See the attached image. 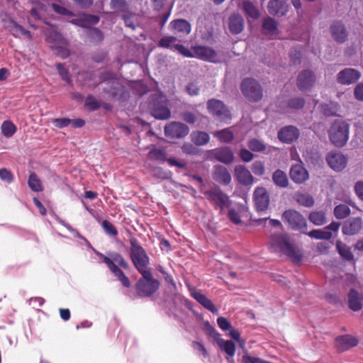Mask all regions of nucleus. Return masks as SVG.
I'll list each match as a JSON object with an SVG mask.
<instances>
[{"mask_svg": "<svg viewBox=\"0 0 363 363\" xmlns=\"http://www.w3.org/2000/svg\"><path fill=\"white\" fill-rule=\"evenodd\" d=\"M326 162L333 170L340 172L346 167L347 159L338 151H331L326 156Z\"/></svg>", "mask_w": 363, "mask_h": 363, "instance_id": "obj_11", "label": "nucleus"}, {"mask_svg": "<svg viewBox=\"0 0 363 363\" xmlns=\"http://www.w3.org/2000/svg\"><path fill=\"white\" fill-rule=\"evenodd\" d=\"M121 17L127 27L131 28L133 30L135 28V24L133 21V18L136 17V14L135 13L132 12L129 14L121 15Z\"/></svg>", "mask_w": 363, "mask_h": 363, "instance_id": "obj_55", "label": "nucleus"}, {"mask_svg": "<svg viewBox=\"0 0 363 363\" xmlns=\"http://www.w3.org/2000/svg\"><path fill=\"white\" fill-rule=\"evenodd\" d=\"M357 344V339L350 335H340L335 338V347L340 352L348 350Z\"/></svg>", "mask_w": 363, "mask_h": 363, "instance_id": "obj_20", "label": "nucleus"}, {"mask_svg": "<svg viewBox=\"0 0 363 363\" xmlns=\"http://www.w3.org/2000/svg\"><path fill=\"white\" fill-rule=\"evenodd\" d=\"M330 33L333 39L337 43H344L347 38L346 28L340 21H335L331 25Z\"/></svg>", "mask_w": 363, "mask_h": 363, "instance_id": "obj_24", "label": "nucleus"}, {"mask_svg": "<svg viewBox=\"0 0 363 363\" xmlns=\"http://www.w3.org/2000/svg\"><path fill=\"white\" fill-rule=\"evenodd\" d=\"M191 141L196 145L201 146L209 142L210 137L208 134L203 131H193L191 135Z\"/></svg>", "mask_w": 363, "mask_h": 363, "instance_id": "obj_33", "label": "nucleus"}, {"mask_svg": "<svg viewBox=\"0 0 363 363\" xmlns=\"http://www.w3.org/2000/svg\"><path fill=\"white\" fill-rule=\"evenodd\" d=\"M53 125L58 128H63L71 124V119L68 118H58L52 119Z\"/></svg>", "mask_w": 363, "mask_h": 363, "instance_id": "obj_52", "label": "nucleus"}, {"mask_svg": "<svg viewBox=\"0 0 363 363\" xmlns=\"http://www.w3.org/2000/svg\"><path fill=\"white\" fill-rule=\"evenodd\" d=\"M1 129L2 134L6 138H11L17 130L16 126L11 121H4Z\"/></svg>", "mask_w": 363, "mask_h": 363, "instance_id": "obj_42", "label": "nucleus"}, {"mask_svg": "<svg viewBox=\"0 0 363 363\" xmlns=\"http://www.w3.org/2000/svg\"><path fill=\"white\" fill-rule=\"evenodd\" d=\"M336 247L342 257L346 260H352L353 259V255L350 248L345 244L338 240L336 242Z\"/></svg>", "mask_w": 363, "mask_h": 363, "instance_id": "obj_41", "label": "nucleus"}, {"mask_svg": "<svg viewBox=\"0 0 363 363\" xmlns=\"http://www.w3.org/2000/svg\"><path fill=\"white\" fill-rule=\"evenodd\" d=\"M51 6L54 11L57 13L68 16H74V13L72 11H70L64 6H60L57 4H52Z\"/></svg>", "mask_w": 363, "mask_h": 363, "instance_id": "obj_56", "label": "nucleus"}, {"mask_svg": "<svg viewBox=\"0 0 363 363\" xmlns=\"http://www.w3.org/2000/svg\"><path fill=\"white\" fill-rule=\"evenodd\" d=\"M176 41L174 37H165L160 39V47L171 48L178 51L180 54L187 57H193V47L191 50L187 49L182 45L172 44Z\"/></svg>", "mask_w": 363, "mask_h": 363, "instance_id": "obj_17", "label": "nucleus"}, {"mask_svg": "<svg viewBox=\"0 0 363 363\" xmlns=\"http://www.w3.org/2000/svg\"><path fill=\"white\" fill-rule=\"evenodd\" d=\"M47 40L54 43H66V40L62 38V35L57 31H52L47 35Z\"/></svg>", "mask_w": 363, "mask_h": 363, "instance_id": "obj_50", "label": "nucleus"}, {"mask_svg": "<svg viewBox=\"0 0 363 363\" xmlns=\"http://www.w3.org/2000/svg\"><path fill=\"white\" fill-rule=\"evenodd\" d=\"M241 91L245 97L253 101H257L262 97V87L253 79H245L241 84Z\"/></svg>", "mask_w": 363, "mask_h": 363, "instance_id": "obj_6", "label": "nucleus"}, {"mask_svg": "<svg viewBox=\"0 0 363 363\" xmlns=\"http://www.w3.org/2000/svg\"><path fill=\"white\" fill-rule=\"evenodd\" d=\"M362 220L360 218H353L346 220L342 226L343 234L354 235L357 234L362 228Z\"/></svg>", "mask_w": 363, "mask_h": 363, "instance_id": "obj_22", "label": "nucleus"}, {"mask_svg": "<svg viewBox=\"0 0 363 363\" xmlns=\"http://www.w3.org/2000/svg\"><path fill=\"white\" fill-rule=\"evenodd\" d=\"M213 135L220 142L225 143L231 142L234 138L233 133L230 128H225L219 131H216L213 133Z\"/></svg>", "mask_w": 363, "mask_h": 363, "instance_id": "obj_40", "label": "nucleus"}, {"mask_svg": "<svg viewBox=\"0 0 363 363\" xmlns=\"http://www.w3.org/2000/svg\"><path fill=\"white\" fill-rule=\"evenodd\" d=\"M53 50H55V54L61 57L62 59L68 57L70 54L69 50L67 48L62 46H56L55 48H53Z\"/></svg>", "mask_w": 363, "mask_h": 363, "instance_id": "obj_64", "label": "nucleus"}, {"mask_svg": "<svg viewBox=\"0 0 363 363\" xmlns=\"http://www.w3.org/2000/svg\"><path fill=\"white\" fill-rule=\"evenodd\" d=\"M309 220L315 225H322L325 221V215L323 211H313L309 215Z\"/></svg>", "mask_w": 363, "mask_h": 363, "instance_id": "obj_43", "label": "nucleus"}, {"mask_svg": "<svg viewBox=\"0 0 363 363\" xmlns=\"http://www.w3.org/2000/svg\"><path fill=\"white\" fill-rule=\"evenodd\" d=\"M102 262L106 264L109 270L113 275L121 281V284L126 288L130 286V281L128 277L124 272L120 269L116 264L125 269L129 268L128 262L123 257V256L118 252H113L110 254V257H107L101 253L99 254Z\"/></svg>", "mask_w": 363, "mask_h": 363, "instance_id": "obj_1", "label": "nucleus"}, {"mask_svg": "<svg viewBox=\"0 0 363 363\" xmlns=\"http://www.w3.org/2000/svg\"><path fill=\"white\" fill-rule=\"evenodd\" d=\"M303 157L307 163L311 164H316L320 160V157L316 152L306 151L303 152Z\"/></svg>", "mask_w": 363, "mask_h": 363, "instance_id": "obj_47", "label": "nucleus"}, {"mask_svg": "<svg viewBox=\"0 0 363 363\" xmlns=\"http://www.w3.org/2000/svg\"><path fill=\"white\" fill-rule=\"evenodd\" d=\"M193 57L205 61L215 62L216 59V52L209 47L201 45L194 46Z\"/></svg>", "mask_w": 363, "mask_h": 363, "instance_id": "obj_19", "label": "nucleus"}, {"mask_svg": "<svg viewBox=\"0 0 363 363\" xmlns=\"http://www.w3.org/2000/svg\"><path fill=\"white\" fill-rule=\"evenodd\" d=\"M111 7L116 13H121L122 15L132 13V11H130L128 4L125 0H111Z\"/></svg>", "mask_w": 363, "mask_h": 363, "instance_id": "obj_35", "label": "nucleus"}, {"mask_svg": "<svg viewBox=\"0 0 363 363\" xmlns=\"http://www.w3.org/2000/svg\"><path fill=\"white\" fill-rule=\"evenodd\" d=\"M282 218L287 222L289 226L294 229L303 233L307 229L306 220L303 216L296 211L288 210L284 212Z\"/></svg>", "mask_w": 363, "mask_h": 363, "instance_id": "obj_7", "label": "nucleus"}, {"mask_svg": "<svg viewBox=\"0 0 363 363\" xmlns=\"http://www.w3.org/2000/svg\"><path fill=\"white\" fill-rule=\"evenodd\" d=\"M303 105L304 100L299 97L291 99L288 103V106L294 109L301 108L303 106Z\"/></svg>", "mask_w": 363, "mask_h": 363, "instance_id": "obj_61", "label": "nucleus"}, {"mask_svg": "<svg viewBox=\"0 0 363 363\" xmlns=\"http://www.w3.org/2000/svg\"><path fill=\"white\" fill-rule=\"evenodd\" d=\"M244 28V19L238 13H234L229 18V29L234 34H238Z\"/></svg>", "mask_w": 363, "mask_h": 363, "instance_id": "obj_29", "label": "nucleus"}, {"mask_svg": "<svg viewBox=\"0 0 363 363\" xmlns=\"http://www.w3.org/2000/svg\"><path fill=\"white\" fill-rule=\"evenodd\" d=\"M85 106L91 111H96L100 108L101 104L93 96L89 95L85 100Z\"/></svg>", "mask_w": 363, "mask_h": 363, "instance_id": "obj_46", "label": "nucleus"}, {"mask_svg": "<svg viewBox=\"0 0 363 363\" xmlns=\"http://www.w3.org/2000/svg\"><path fill=\"white\" fill-rule=\"evenodd\" d=\"M235 177L237 180L245 186L252 185L254 183V177L248 169L244 165L235 167Z\"/></svg>", "mask_w": 363, "mask_h": 363, "instance_id": "obj_21", "label": "nucleus"}, {"mask_svg": "<svg viewBox=\"0 0 363 363\" xmlns=\"http://www.w3.org/2000/svg\"><path fill=\"white\" fill-rule=\"evenodd\" d=\"M214 178L216 181L224 184L231 182V176L226 167L221 165L215 167Z\"/></svg>", "mask_w": 363, "mask_h": 363, "instance_id": "obj_30", "label": "nucleus"}, {"mask_svg": "<svg viewBox=\"0 0 363 363\" xmlns=\"http://www.w3.org/2000/svg\"><path fill=\"white\" fill-rule=\"evenodd\" d=\"M176 41L174 37H165L160 39V47L171 48L178 51L180 54L187 57H193V47L191 50L187 49L182 45L172 44Z\"/></svg>", "mask_w": 363, "mask_h": 363, "instance_id": "obj_18", "label": "nucleus"}, {"mask_svg": "<svg viewBox=\"0 0 363 363\" xmlns=\"http://www.w3.org/2000/svg\"><path fill=\"white\" fill-rule=\"evenodd\" d=\"M216 342L220 349L228 354V357H226L228 362L235 363V361L233 359L236 350L235 343L231 340H226L222 337L219 338Z\"/></svg>", "mask_w": 363, "mask_h": 363, "instance_id": "obj_25", "label": "nucleus"}, {"mask_svg": "<svg viewBox=\"0 0 363 363\" xmlns=\"http://www.w3.org/2000/svg\"><path fill=\"white\" fill-rule=\"evenodd\" d=\"M299 136V130L294 126H286L281 128L279 133V139L286 143H290L296 140Z\"/></svg>", "mask_w": 363, "mask_h": 363, "instance_id": "obj_23", "label": "nucleus"}, {"mask_svg": "<svg viewBox=\"0 0 363 363\" xmlns=\"http://www.w3.org/2000/svg\"><path fill=\"white\" fill-rule=\"evenodd\" d=\"M218 327L223 331L230 330L233 327L229 320L224 317H219L217 319Z\"/></svg>", "mask_w": 363, "mask_h": 363, "instance_id": "obj_57", "label": "nucleus"}, {"mask_svg": "<svg viewBox=\"0 0 363 363\" xmlns=\"http://www.w3.org/2000/svg\"><path fill=\"white\" fill-rule=\"evenodd\" d=\"M199 86L195 82L189 83L186 86V91L190 96H196L199 93Z\"/></svg>", "mask_w": 363, "mask_h": 363, "instance_id": "obj_62", "label": "nucleus"}, {"mask_svg": "<svg viewBox=\"0 0 363 363\" xmlns=\"http://www.w3.org/2000/svg\"><path fill=\"white\" fill-rule=\"evenodd\" d=\"M242 9L246 15L250 18L257 19L259 17V10L252 2L244 1L242 2Z\"/></svg>", "mask_w": 363, "mask_h": 363, "instance_id": "obj_38", "label": "nucleus"}, {"mask_svg": "<svg viewBox=\"0 0 363 363\" xmlns=\"http://www.w3.org/2000/svg\"><path fill=\"white\" fill-rule=\"evenodd\" d=\"M102 227L106 234L111 236H117L118 230L115 226L109 221L105 220L102 222Z\"/></svg>", "mask_w": 363, "mask_h": 363, "instance_id": "obj_49", "label": "nucleus"}, {"mask_svg": "<svg viewBox=\"0 0 363 363\" xmlns=\"http://www.w3.org/2000/svg\"><path fill=\"white\" fill-rule=\"evenodd\" d=\"M252 171L255 175H263L265 172L264 162L259 160L255 161L252 164Z\"/></svg>", "mask_w": 363, "mask_h": 363, "instance_id": "obj_48", "label": "nucleus"}, {"mask_svg": "<svg viewBox=\"0 0 363 363\" xmlns=\"http://www.w3.org/2000/svg\"><path fill=\"white\" fill-rule=\"evenodd\" d=\"M164 129L165 136L172 139L183 138L189 133V128L186 125L177 121L167 123Z\"/></svg>", "mask_w": 363, "mask_h": 363, "instance_id": "obj_9", "label": "nucleus"}, {"mask_svg": "<svg viewBox=\"0 0 363 363\" xmlns=\"http://www.w3.org/2000/svg\"><path fill=\"white\" fill-rule=\"evenodd\" d=\"M247 145L248 147L253 152H262L266 149L265 144L255 138L250 140Z\"/></svg>", "mask_w": 363, "mask_h": 363, "instance_id": "obj_45", "label": "nucleus"}, {"mask_svg": "<svg viewBox=\"0 0 363 363\" xmlns=\"http://www.w3.org/2000/svg\"><path fill=\"white\" fill-rule=\"evenodd\" d=\"M229 336L238 341L240 344V346L242 348L245 347V341L240 338V333L238 330L233 329V328L230 330Z\"/></svg>", "mask_w": 363, "mask_h": 363, "instance_id": "obj_60", "label": "nucleus"}, {"mask_svg": "<svg viewBox=\"0 0 363 363\" xmlns=\"http://www.w3.org/2000/svg\"><path fill=\"white\" fill-rule=\"evenodd\" d=\"M272 244L281 252L289 257L294 262H299L302 255L294 243L286 235H274L272 237Z\"/></svg>", "mask_w": 363, "mask_h": 363, "instance_id": "obj_3", "label": "nucleus"}, {"mask_svg": "<svg viewBox=\"0 0 363 363\" xmlns=\"http://www.w3.org/2000/svg\"><path fill=\"white\" fill-rule=\"evenodd\" d=\"M340 223L339 222H332L330 225L323 229L313 230L308 235L315 239L318 240H330L333 234L330 231L337 232Z\"/></svg>", "mask_w": 363, "mask_h": 363, "instance_id": "obj_13", "label": "nucleus"}, {"mask_svg": "<svg viewBox=\"0 0 363 363\" xmlns=\"http://www.w3.org/2000/svg\"><path fill=\"white\" fill-rule=\"evenodd\" d=\"M337 111V104L331 103L323 106V111L326 116H334Z\"/></svg>", "mask_w": 363, "mask_h": 363, "instance_id": "obj_54", "label": "nucleus"}, {"mask_svg": "<svg viewBox=\"0 0 363 363\" xmlns=\"http://www.w3.org/2000/svg\"><path fill=\"white\" fill-rule=\"evenodd\" d=\"M130 258L137 270L140 274L150 271L147 269L149 257L138 240L135 238H132L130 240Z\"/></svg>", "mask_w": 363, "mask_h": 363, "instance_id": "obj_4", "label": "nucleus"}, {"mask_svg": "<svg viewBox=\"0 0 363 363\" xmlns=\"http://www.w3.org/2000/svg\"><path fill=\"white\" fill-rule=\"evenodd\" d=\"M350 125L342 120H335L328 130L330 141L336 147H343L349 139Z\"/></svg>", "mask_w": 363, "mask_h": 363, "instance_id": "obj_2", "label": "nucleus"}, {"mask_svg": "<svg viewBox=\"0 0 363 363\" xmlns=\"http://www.w3.org/2000/svg\"><path fill=\"white\" fill-rule=\"evenodd\" d=\"M253 199L258 211H265L269 204V195L264 187H257L253 194Z\"/></svg>", "mask_w": 363, "mask_h": 363, "instance_id": "obj_14", "label": "nucleus"}, {"mask_svg": "<svg viewBox=\"0 0 363 363\" xmlns=\"http://www.w3.org/2000/svg\"><path fill=\"white\" fill-rule=\"evenodd\" d=\"M191 295L201 305H202L205 308H206L211 313H218V309L216 308L213 302L209 298H208L205 295L202 294L201 292L194 291L191 292Z\"/></svg>", "mask_w": 363, "mask_h": 363, "instance_id": "obj_28", "label": "nucleus"}, {"mask_svg": "<svg viewBox=\"0 0 363 363\" xmlns=\"http://www.w3.org/2000/svg\"><path fill=\"white\" fill-rule=\"evenodd\" d=\"M204 194L215 207L220 208L221 211L228 207L231 203L227 194L223 193L218 187H214L211 190L206 191Z\"/></svg>", "mask_w": 363, "mask_h": 363, "instance_id": "obj_8", "label": "nucleus"}, {"mask_svg": "<svg viewBox=\"0 0 363 363\" xmlns=\"http://www.w3.org/2000/svg\"><path fill=\"white\" fill-rule=\"evenodd\" d=\"M28 184L30 189L35 192H40L43 190L40 179L35 172H32L29 175Z\"/></svg>", "mask_w": 363, "mask_h": 363, "instance_id": "obj_39", "label": "nucleus"}, {"mask_svg": "<svg viewBox=\"0 0 363 363\" xmlns=\"http://www.w3.org/2000/svg\"><path fill=\"white\" fill-rule=\"evenodd\" d=\"M350 213V208L346 204H340L334 208V215L338 219H342Z\"/></svg>", "mask_w": 363, "mask_h": 363, "instance_id": "obj_44", "label": "nucleus"}, {"mask_svg": "<svg viewBox=\"0 0 363 363\" xmlns=\"http://www.w3.org/2000/svg\"><path fill=\"white\" fill-rule=\"evenodd\" d=\"M315 79V75L311 70L304 69L298 74L296 84L300 90H308L313 86Z\"/></svg>", "mask_w": 363, "mask_h": 363, "instance_id": "obj_12", "label": "nucleus"}, {"mask_svg": "<svg viewBox=\"0 0 363 363\" xmlns=\"http://www.w3.org/2000/svg\"><path fill=\"white\" fill-rule=\"evenodd\" d=\"M171 25L175 30L186 35L190 33L191 30L190 23L184 19H177L173 21L171 23Z\"/></svg>", "mask_w": 363, "mask_h": 363, "instance_id": "obj_37", "label": "nucleus"}, {"mask_svg": "<svg viewBox=\"0 0 363 363\" xmlns=\"http://www.w3.org/2000/svg\"><path fill=\"white\" fill-rule=\"evenodd\" d=\"M182 150L183 152L187 155H198L199 153V150L192 144L189 143H184L183 145L182 146Z\"/></svg>", "mask_w": 363, "mask_h": 363, "instance_id": "obj_59", "label": "nucleus"}, {"mask_svg": "<svg viewBox=\"0 0 363 363\" xmlns=\"http://www.w3.org/2000/svg\"><path fill=\"white\" fill-rule=\"evenodd\" d=\"M262 30L266 35L273 37L278 34V23L277 21L272 17H266L262 21Z\"/></svg>", "mask_w": 363, "mask_h": 363, "instance_id": "obj_27", "label": "nucleus"}, {"mask_svg": "<svg viewBox=\"0 0 363 363\" xmlns=\"http://www.w3.org/2000/svg\"><path fill=\"white\" fill-rule=\"evenodd\" d=\"M361 77L360 72L353 68H345L337 76V82L341 84L349 85L355 83Z\"/></svg>", "mask_w": 363, "mask_h": 363, "instance_id": "obj_15", "label": "nucleus"}, {"mask_svg": "<svg viewBox=\"0 0 363 363\" xmlns=\"http://www.w3.org/2000/svg\"><path fill=\"white\" fill-rule=\"evenodd\" d=\"M217 160L225 164H230L234 160V155L229 147L217 149Z\"/></svg>", "mask_w": 363, "mask_h": 363, "instance_id": "obj_32", "label": "nucleus"}, {"mask_svg": "<svg viewBox=\"0 0 363 363\" xmlns=\"http://www.w3.org/2000/svg\"><path fill=\"white\" fill-rule=\"evenodd\" d=\"M239 156L242 159V161L245 162H249L253 159V154L245 148H242L240 150Z\"/></svg>", "mask_w": 363, "mask_h": 363, "instance_id": "obj_63", "label": "nucleus"}, {"mask_svg": "<svg viewBox=\"0 0 363 363\" xmlns=\"http://www.w3.org/2000/svg\"><path fill=\"white\" fill-rule=\"evenodd\" d=\"M141 274L143 277L135 284L137 293L141 297L150 296L157 289L158 281L152 278L150 271Z\"/></svg>", "mask_w": 363, "mask_h": 363, "instance_id": "obj_5", "label": "nucleus"}, {"mask_svg": "<svg viewBox=\"0 0 363 363\" xmlns=\"http://www.w3.org/2000/svg\"><path fill=\"white\" fill-rule=\"evenodd\" d=\"M290 176L291 179L297 184L303 183L309 177L308 171L300 164H295L291 167Z\"/></svg>", "mask_w": 363, "mask_h": 363, "instance_id": "obj_26", "label": "nucleus"}, {"mask_svg": "<svg viewBox=\"0 0 363 363\" xmlns=\"http://www.w3.org/2000/svg\"><path fill=\"white\" fill-rule=\"evenodd\" d=\"M297 201L300 204L307 207L312 206L314 204L313 197L307 194L299 195Z\"/></svg>", "mask_w": 363, "mask_h": 363, "instance_id": "obj_51", "label": "nucleus"}, {"mask_svg": "<svg viewBox=\"0 0 363 363\" xmlns=\"http://www.w3.org/2000/svg\"><path fill=\"white\" fill-rule=\"evenodd\" d=\"M56 68L60 77L66 80L67 82H70V78L69 76V71L65 67L64 65L62 63H57Z\"/></svg>", "mask_w": 363, "mask_h": 363, "instance_id": "obj_58", "label": "nucleus"}, {"mask_svg": "<svg viewBox=\"0 0 363 363\" xmlns=\"http://www.w3.org/2000/svg\"><path fill=\"white\" fill-rule=\"evenodd\" d=\"M272 180L277 186L281 188H285L289 184L286 174L280 169H277L273 173Z\"/></svg>", "mask_w": 363, "mask_h": 363, "instance_id": "obj_36", "label": "nucleus"}, {"mask_svg": "<svg viewBox=\"0 0 363 363\" xmlns=\"http://www.w3.org/2000/svg\"><path fill=\"white\" fill-rule=\"evenodd\" d=\"M289 5L287 0H271L267 5L269 13L274 16L281 17L289 11Z\"/></svg>", "mask_w": 363, "mask_h": 363, "instance_id": "obj_16", "label": "nucleus"}, {"mask_svg": "<svg viewBox=\"0 0 363 363\" xmlns=\"http://www.w3.org/2000/svg\"><path fill=\"white\" fill-rule=\"evenodd\" d=\"M348 303L350 308L354 311H359L362 308V300L358 293L352 289L348 295Z\"/></svg>", "mask_w": 363, "mask_h": 363, "instance_id": "obj_34", "label": "nucleus"}, {"mask_svg": "<svg viewBox=\"0 0 363 363\" xmlns=\"http://www.w3.org/2000/svg\"><path fill=\"white\" fill-rule=\"evenodd\" d=\"M207 107L209 112L220 120L226 121L230 119V111L221 101L210 99L207 103Z\"/></svg>", "mask_w": 363, "mask_h": 363, "instance_id": "obj_10", "label": "nucleus"}, {"mask_svg": "<svg viewBox=\"0 0 363 363\" xmlns=\"http://www.w3.org/2000/svg\"><path fill=\"white\" fill-rule=\"evenodd\" d=\"M9 30L11 33L15 37V38H19L21 36H25L28 38V39L32 38V35L30 31L28 30H26L21 25L18 24L15 21L10 20L9 21Z\"/></svg>", "mask_w": 363, "mask_h": 363, "instance_id": "obj_31", "label": "nucleus"}, {"mask_svg": "<svg viewBox=\"0 0 363 363\" xmlns=\"http://www.w3.org/2000/svg\"><path fill=\"white\" fill-rule=\"evenodd\" d=\"M0 179L8 184H11L13 180V175L11 172L7 169L1 168L0 169Z\"/></svg>", "mask_w": 363, "mask_h": 363, "instance_id": "obj_53", "label": "nucleus"}]
</instances>
